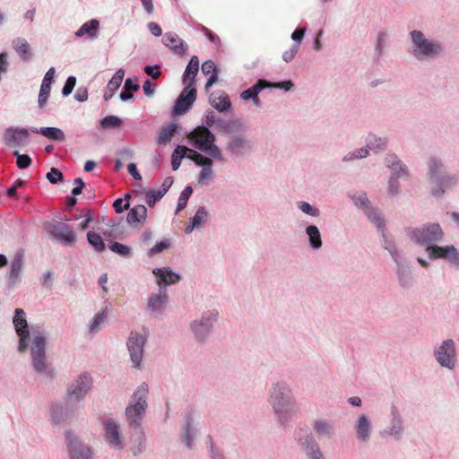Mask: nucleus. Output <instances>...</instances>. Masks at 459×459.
I'll use <instances>...</instances> for the list:
<instances>
[{"label": "nucleus", "mask_w": 459, "mask_h": 459, "mask_svg": "<svg viewBox=\"0 0 459 459\" xmlns=\"http://www.w3.org/2000/svg\"><path fill=\"white\" fill-rule=\"evenodd\" d=\"M31 358L34 368L39 373L48 374V364L46 359V339L42 332L32 329Z\"/></svg>", "instance_id": "f257e3e1"}, {"label": "nucleus", "mask_w": 459, "mask_h": 459, "mask_svg": "<svg viewBox=\"0 0 459 459\" xmlns=\"http://www.w3.org/2000/svg\"><path fill=\"white\" fill-rule=\"evenodd\" d=\"M271 403L279 419H286L293 410L290 392L285 385H275L271 392Z\"/></svg>", "instance_id": "f03ea898"}, {"label": "nucleus", "mask_w": 459, "mask_h": 459, "mask_svg": "<svg viewBox=\"0 0 459 459\" xmlns=\"http://www.w3.org/2000/svg\"><path fill=\"white\" fill-rule=\"evenodd\" d=\"M148 394V385L142 384L133 395L132 403L126 408V416L130 426L138 427L140 420L146 408V395Z\"/></svg>", "instance_id": "7ed1b4c3"}, {"label": "nucleus", "mask_w": 459, "mask_h": 459, "mask_svg": "<svg viewBox=\"0 0 459 459\" xmlns=\"http://www.w3.org/2000/svg\"><path fill=\"white\" fill-rule=\"evenodd\" d=\"M411 35L414 48L413 53L417 58L434 57L440 53V46L425 39L420 31L413 30Z\"/></svg>", "instance_id": "20e7f679"}, {"label": "nucleus", "mask_w": 459, "mask_h": 459, "mask_svg": "<svg viewBox=\"0 0 459 459\" xmlns=\"http://www.w3.org/2000/svg\"><path fill=\"white\" fill-rule=\"evenodd\" d=\"M408 234L415 242L426 245L437 242L443 238V230L437 223H430L420 229L410 230Z\"/></svg>", "instance_id": "39448f33"}, {"label": "nucleus", "mask_w": 459, "mask_h": 459, "mask_svg": "<svg viewBox=\"0 0 459 459\" xmlns=\"http://www.w3.org/2000/svg\"><path fill=\"white\" fill-rule=\"evenodd\" d=\"M443 165L436 159H431L429 163V175L430 179L435 184V187L432 189L434 195H441L446 188H448L455 184V179L453 177L446 176L439 178V174L442 172Z\"/></svg>", "instance_id": "423d86ee"}, {"label": "nucleus", "mask_w": 459, "mask_h": 459, "mask_svg": "<svg viewBox=\"0 0 459 459\" xmlns=\"http://www.w3.org/2000/svg\"><path fill=\"white\" fill-rule=\"evenodd\" d=\"M15 331L19 336V351L25 352L28 348L30 337L29 326L25 318V312L22 308H16L13 317Z\"/></svg>", "instance_id": "0eeeda50"}, {"label": "nucleus", "mask_w": 459, "mask_h": 459, "mask_svg": "<svg viewBox=\"0 0 459 459\" xmlns=\"http://www.w3.org/2000/svg\"><path fill=\"white\" fill-rule=\"evenodd\" d=\"M437 362L450 369L454 368L455 364V349L453 340L445 341L436 352Z\"/></svg>", "instance_id": "6e6552de"}, {"label": "nucleus", "mask_w": 459, "mask_h": 459, "mask_svg": "<svg viewBox=\"0 0 459 459\" xmlns=\"http://www.w3.org/2000/svg\"><path fill=\"white\" fill-rule=\"evenodd\" d=\"M145 340V336L136 332H132L130 334L127 342V347L134 367L140 366Z\"/></svg>", "instance_id": "1a4fd4ad"}, {"label": "nucleus", "mask_w": 459, "mask_h": 459, "mask_svg": "<svg viewBox=\"0 0 459 459\" xmlns=\"http://www.w3.org/2000/svg\"><path fill=\"white\" fill-rule=\"evenodd\" d=\"M187 137L200 151L206 150L209 143L215 142L214 134L205 126H197Z\"/></svg>", "instance_id": "9d476101"}, {"label": "nucleus", "mask_w": 459, "mask_h": 459, "mask_svg": "<svg viewBox=\"0 0 459 459\" xmlns=\"http://www.w3.org/2000/svg\"><path fill=\"white\" fill-rule=\"evenodd\" d=\"M195 99V87L193 86L191 82H189L188 85L186 86V88L183 90V91L178 98L176 104L174 106V112L176 114L186 113L191 108Z\"/></svg>", "instance_id": "9b49d317"}, {"label": "nucleus", "mask_w": 459, "mask_h": 459, "mask_svg": "<svg viewBox=\"0 0 459 459\" xmlns=\"http://www.w3.org/2000/svg\"><path fill=\"white\" fill-rule=\"evenodd\" d=\"M67 448L71 459H92L91 449L79 442L70 432L66 433Z\"/></svg>", "instance_id": "f8f14e48"}, {"label": "nucleus", "mask_w": 459, "mask_h": 459, "mask_svg": "<svg viewBox=\"0 0 459 459\" xmlns=\"http://www.w3.org/2000/svg\"><path fill=\"white\" fill-rule=\"evenodd\" d=\"M29 131L25 128L9 127L4 133V142L9 147L24 146L29 141Z\"/></svg>", "instance_id": "ddd939ff"}, {"label": "nucleus", "mask_w": 459, "mask_h": 459, "mask_svg": "<svg viewBox=\"0 0 459 459\" xmlns=\"http://www.w3.org/2000/svg\"><path fill=\"white\" fill-rule=\"evenodd\" d=\"M91 385V378L89 375L83 374L79 377L75 384L68 388V398L70 401H79L89 391Z\"/></svg>", "instance_id": "4468645a"}, {"label": "nucleus", "mask_w": 459, "mask_h": 459, "mask_svg": "<svg viewBox=\"0 0 459 459\" xmlns=\"http://www.w3.org/2000/svg\"><path fill=\"white\" fill-rule=\"evenodd\" d=\"M395 155H389L386 157V165L393 169V175L390 178L388 192L390 195H394L398 192V183L396 178L402 177V175L406 174V169L400 163V161L396 160Z\"/></svg>", "instance_id": "2eb2a0df"}, {"label": "nucleus", "mask_w": 459, "mask_h": 459, "mask_svg": "<svg viewBox=\"0 0 459 459\" xmlns=\"http://www.w3.org/2000/svg\"><path fill=\"white\" fill-rule=\"evenodd\" d=\"M105 437L109 446L115 449L123 448L118 426L112 420H107L104 423Z\"/></svg>", "instance_id": "dca6fc26"}, {"label": "nucleus", "mask_w": 459, "mask_h": 459, "mask_svg": "<svg viewBox=\"0 0 459 459\" xmlns=\"http://www.w3.org/2000/svg\"><path fill=\"white\" fill-rule=\"evenodd\" d=\"M52 234L65 244L73 245L75 242L76 235L73 229L65 223H58L54 226Z\"/></svg>", "instance_id": "f3484780"}, {"label": "nucleus", "mask_w": 459, "mask_h": 459, "mask_svg": "<svg viewBox=\"0 0 459 459\" xmlns=\"http://www.w3.org/2000/svg\"><path fill=\"white\" fill-rule=\"evenodd\" d=\"M163 43L169 48L175 54L185 55L186 47L184 41L174 32L166 33L163 37Z\"/></svg>", "instance_id": "a211bd4d"}, {"label": "nucleus", "mask_w": 459, "mask_h": 459, "mask_svg": "<svg viewBox=\"0 0 459 459\" xmlns=\"http://www.w3.org/2000/svg\"><path fill=\"white\" fill-rule=\"evenodd\" d=\"M269 83L264 80H259L257 83H255L254 86L248 88L247 90L244 91L241 93V98L244 100H253L254 103L255 105H259V99H258V93L264 89L265 87H268Z\"/></svg>", "instance_id": "6ab92c4d"}, {"label": "nucleus", "mask_w": 459, "mask_h": 459, "mask_svg": "<svg viewBox=\"0 0 459 459\" xmlns=\"http://www.w3.org/2000/svg\"><path fill=\"white\" fill-rule=\"evenodd\" d=\"M199 70V59L196 56H193L185 70L183 82L186 85L189 82L195 86V77Z\"/></svg>", "instance_id": "aec40b11"}, {"label": "nucleus", "mask_w": 459, "mask_h": 459, "mask_svg": "<svg viewBox=\"0 0 459 459\" xmlns=\"http://www.w3.org/2000/svg\"><path fill=\"white\" fill-rule=\"evenodd\" d=\"M125 76V71L119 69L116 72L114 76L108 82L107 85V91L104 94L105 100H108L112 98L114 92L120 87Z\"/></svg>", "instance_id": "412c9836"}, {"label": "nucleus", "mask_w": 459, "mask_h": 459, "mask_svg": "<svg viewBox=\"0 0 459 459\" xmlns=\"http://www.w3.org/2000/svg\"><path fill=\"white\" fill-rule=\"evenodd\" d=\"M202 72L205 75H210L205 84V90L208 91L218 81V72L213 61L207 60L202 65Z\"/></svg>", "instance_id": "4be33fe9"}, {"label": "nucleus", "mask_w": 459, "mask_h": 459, "mask_svg": "<svg viewBox=\"0 0 459 459\" xmlns=\"http://www.w3.org/2000/svg\"><path fill=\"white\" fill-rule=\"evenodd\" d=\"M23 265V255L21 252L16 253L11 264V270L9 273V281L12 284H15L22 272Z\"/></svg>", "instance_id": "5701e85b"}, {"label": "nucleus", "mask_w": 459, "mask_h": 459, "mask_svg": "<svg viewBox=\"0 0 459 459\" xmlns=\"http://www.w3.org/2000/svg\"><path fill=\"white\" fill-rule=\"evenodd\" d=\"M313 429L319 438H329L333 433V426L324 420H316Z\"/></svg>", "instance_id": "b1692460"}, {"label": "nucleus", "mask_w": 459, "mask_h": 459, "mask_svg": "<svg viewBox=\"0 0 459 459\" xmlns=\"http://www.w3.org/2000/svg\"><path fill=\"white\" fill-rule=\"evenodd\" d=\"M211 105L219 111L227 110L230 107V101L225 93H212L209 97Z\"/></svg>", "instance_id": "393cba45"}, {"label": "nucleus", "mask_w": 459, "mask_h": 459, "mask_svg": "<svg viewBox=\"0 0 459 459\" xmlns=\"http://www.w3.org/2000/svg\"><path fill=\"white\" fill-rule=\"evenodd\" d=\"M215 320V317L202 319L199 322H195L192 325V328L196 335V337L202 340L210 331L212 325V321Z\"/></svg>", "instance_id": "a878e982"}, {"label": "nucleus", "mask_w": 459, "mask_h": 459, "mask_svg": "<svg viewBox=\"0 0 459 459\" xmlns=\"http://www.w3.org/2000/svg\"><path fill=\"white\" fill-rule=\"evenodd\" d=\"M153 273L160 278L157 281L158 284H160L161 281L166 284H173L180 280V276L178 273H175L167 268L155 269L153 270Z\"/></svg>", "instance_id": "bb28decb"}, {"label": "nucleus", "mask_w": 459, "mask_h": 459, "mask_svg": "<svg viewBox=\"0 0 459 459\" xmlns=\"http://www.w3.org/2000/svg\"><path fill=\"white\" fill-rule=\"evenodd\" d=\"M147 209L144 205L139 204L130 210L127 214V221L130 224L143 222L146 219Z\"/></svg>", "instance_id": "cd10ccee"}, {"label": "nucleus", "mask_w": 459, "mask_h": 459, "mask_svg": "<svg viewBox=\"0 0 459 459\" xmlns=\"http://www.w3.org/2000/svg\"><path fill=\"white\" fill-rule=\"evenodd\" d=\"M100 27L99 21L93 19L85 22L75 33L77 37L88 36L90 38H95L98 34Z\"/></svg>", "instance_id": "c85d7f7f"}, {"label": "nucleus", "mask_w": 459, "mask_h": 459, "mask_svg": "<svg viewBox=\"0 0 459 459\" xmlns=\"http://www.w3.org/2000/svg\"><path fill=\"white\" fill-rule=\"evenodd\" d=\"M250 147L247 140L239 136L232 137L228 145V150L233 154H242L246 150Z\"/></svg>", "instance_id": "c756f323"}, {"label": "nucleus", "mask_w": 459, "mask_h": 459, "mask_svg": "<svg viewBox=\"0 0 459 459\" xmlns=\"http://www.w3.org/2000/svg\"><path fill=\"white\" fill-rule=\"evenodd\" d=\"M13 47L23 61H29L31 57L30 48L26 39L18 38L13 42Z\"/></svg>", "instance_id": "7c9ffc66"}, {"label": "nucleus", "mask_w": 459, "mask_h": 459, "mask_svg": "<svg viewBox=\"0 0 459 459\" xmlns=\"http://www.w3.org/2000/svg\"><path fill=\"white\" fill-rule=\"evenodd\" d=\"M33 133L40 134L46 136L48 139L56 140V141H63L65 140L64 132L56 127H41L40 129H31Z\"/></svg>", "instance_id": "2f4dec72"}, {"label": "nucleus", "mask_w": 459, "mask_h": 459, "mask_svg": "<svg viewBox=\"0 0 459 459\" xmlns=\"http://www.w3.org/2000/svg\"><path fill=\"white\" fill-rule=\"evenodd\" d=\"M357 433L358 437L362 440L366 441L369 437L370 433V423L368 418L364 415L360 416L358 420V426H357Z\"/></svg>", "instance_id": "473e14b6"}, {"label": "nucleus", "mask_w": 459, "mask_h": 459, "mask_svg": "<svg viewBox=\"0 0 459 459\" xmlns=\"http://www.w3.org/2000/svg\"><path fill=\"white\" fill-rule=\"evenodd\" d=\"M306 232L309 238L310 245L313 248H319L322 246L321 235L316 226L310 225L307 228Z\"/></svg>", "instance_id": "72a5a7b5"}, {"label": "nucleus", "mask_w": 459, "mask_h": 459, "mask_svg": "<svg viewBox=\"0 0 459 459\" xmlns=\"http://www.w3.org/2000/svg\"><path fill=\"white\" fill-rule=\"evenodd\" d=\"M178 126L176 124H170L166 127H163L158 136V143L163 144L170 142L172 136L177 132Z\"/></svg>", "instance_id": "f704fd0d"}, {"label": "nucleus", "mask_w": 459, "mask_h": 459, "mask_svg": "<svg viewBox=\"0 0 459 459\" xmlns=\"http://www.w3.org/2000/svg\"><path fill=\"white\" fill-rule=\"evenodd\" d=\"M87 239L96 251L101 252L105 249L103 239L99 234L93 231H89L87 233Z\"/></svg>", "instance_id": "c9c22d12"}, {"label": "nucleus", "mask_w": 459, "mask_h": 459, "mask_svg": "<svg viewBox=\"0 0 459 459\" xmlns=\"http://www.w3.org/2000/svg\"><path fill=\"white\" fill-rule=\"evenodd\" d=\"M427 250L429 251V257L432 259L444 258L447 256L449 251V246L437 247V246H428Z\"/></svg>", "instance_id": "e433bc0d"}, {"label": "nucleus", "mask_w": 459, "mask_h": 459, "mask_svg": "<svg viewBox=\"0 0 459 459\" xmlns=\"http://www.w3.org/2000/svg\"><path fill=\"white\" fill-rule=\"evenodd\" d=\"M166 192L167 189L165 187L159 190H149L146 194V203L149 206L153 207L156 202L161 199Z\"/></svg>", "instance_id": "4c0bfd02"}, {"label": "nucleus", "mask_w": 459, "mask_h": 459, "mask_svg": "<svg viewBox=\"0 0 459 459\" xmlns=\"http://www.w3.org/2000/svg\"><path fill=\"white\" fill-rule=\"evenodd\" d=\"M207 218V212L204 207H200L195 212L194 218L192 219V226L191 228L188 226L186 229V232L191 231L193 229L200 226L204 221H205Z\"/></svg>", "instance_id": "58836bf2"}, {"label": "nucleus", "mask_w": 459, "mask_h": 459, "mask_svg": "<svg viewBox=\"0 0 459 459\" xmlns=\"http://www.w3.org/2000/svg\"><path fill=\"white\" fill-rule=\"evenodd\" d=\"M216 128L225 134H230L237 128V122L219 119L216 122Z\"/></svg>", "instance_id": "ea45409f"}, {"label": "nucleus", "mask_w": 459, "mask_h": 459, "mask_svg": "<svg viewBox=\"0 0 459 459\" xmlns=\"http://www.w3.org/2000/svg\"><path fill=\"white\" fill-rule=\"evenodd\" d=\"M193 193V189L191 186H186L184 188V190L181 192L180 196L178 201L177 205V212H180L181 210L185 209L186 206L187 201L189 197L191 196Z\"/></svg>", "instance_id": "a19ab883"}, {"label": "nucleus", "mask_w": 459, "mask_h": 459, "mask_svg": "<svg viewBox=\"0 0 459 459\" xmlns=\"http://www.w3.org/2000/svg\"><path fill=\"white\" fill-rule=\"evenodd\" d=\"M166 301V296L152 295L149 299L148 307L151 310L155 311L160 309Z\"/></svg>", "instance_id": "79ce46f5"}, {"label": "nucleus", "mask_w": 459, "mask_h": 459, "mask_svg": "<svg viewBox=\"0 0 459 459\" xmlns=\"http://www.w3.org/2000/svg\"><path fill=\"white\" fill-rule=\"evenodd\" d=\"M303 446H306V449H307V455L310 456V459H322V454L316 443L312 442V445L310 446L308 441L306 440V442L303 443Z\"/></svg>", "instance_id": "37998d69"}, {"label": "nucleus", "mask_w": 459, "mask_h": 459, "mask_svg": "<svg viewBox=\"0 0 459 459\" xmlns=\"http://www.w3.org/2000/svg\"><path fill=\"white\" fill-rule=\"evenodd\" d=\"M122 121L116 116H108L101 121V126L103 128H114L121 125Z\"/></svg>", "instance_id": "c03bdc74"}, {"label": "nucleus", "mask_w": 459, "mask_h": 459, "mask_svg": "<svg viewBox=\"0 0 459 459\" xmlns=\"http://www.w3.org/2000/svg\"><path fill=\"white\" fill-rule=\"evenodd\" d=\"M67 418V413L60 406H55L52 409V419L56 424H60Z\"/></svg>", "instance_id": "a18cd8bd"}, {"label": "nucleus", "mask_w": 459, "mask_h": 459, "mask_svg": "<svg viewBox=\"0 0 459 459\" xmlns=\"http://www.w3.org/2000/svg\"><path fill=\"white\" fill-rule=\"evenodd\" d=\"M51 85H48L47 83H41L40 91L39 94V105L43 107L50 94Z\"/></svg>", "instance_id": "49530a36"}, {"label": "nucleus", "mask_w": 459, "mask_h": 459, "mask_svg": "<svg viewBox=\"0 0 459 459\" xmlns=\"http://www.w3.org/2000/svg\"><path fill=\"white\" fill-rule=\"evenodd\" d=\"M105 318H106V312L105 311L98 313L94 316V318H93V320H92V322H91V324L90 325V332L91 333L98 332L99 329H100V325L104 322Z\"/></svg>", "instance_id": "de8ad7c7"}, {"label": "nucleus", "mask_w": 459, "mask_h": 459, "mask_svg": "<svg viewBox=\"0 0 459 459\" xmlns=\"http://www.w3.org/2000/svg\"><path fill=\"white\" fill-rule=\"evenodd\" d=\"M13 155L17 157L16 163L19 169H27L30 165L31 159L27 154H20L18 151H14Z\"/></svg>", "instance_id": "09e8293b"}, {"label": "nucleus", "mask_w": 459, "mask_h": 459, "mask_svg": "<svg viewBox=\"0 0 459 459\" xmlns=\"http://www.w3.org/2000/svg\"><path fill=\"white\" fill-rule=\"evenodd\" d=\"M109 249L122 256H127L130 255L131 249L118 242H114L111 245H109Z\"/></svg>", "instance_id": "8fccbe9b"}, {"label": "nucleus", "mask_w": 459, "mask_h": 459, "mask_svg": "<svg viewBox=\"0 0 459 459\" xmlns=\"http://www.w3.org/2000/svg\"><path fill=\"white\" fill-rule=\"evenodd\" d=\"M203 152H204L209 156H211V157H212V158H214L216 160H223V157H222L221 152L219 149V147L214 144V143H209L207 145V149L204 150Z\"/></svg>", "instance_id": "3c124183"}, {"label": "nucleus", "mask_w": 459, "mask_h": 459, "mask_svg": "<svg viewBox=\"0 0 459 459\" xmlns=\"http://www.w3.org/2000/svg\"><path fill=\"white\" fill-rule=\"evenodd\" d=\"M47 178L50 183L56 184L63 181V174L59 169L51 168L50 171L47 174Z\"/></svg>", "instance_id": "603ef678"}, {"label": "nucleus", "mask_w": 459, "mask_h": 459, "mask_svg": "<svg viewBox=\"0 0 459 459\" xmlns=\"http://www.w3.org/2000/svg\"><path fill=\"white\" fill-rule=\"evenodd\" d=\"M299 207L303 212H305L308 215H311L314 217L319 215V210L316 207L311 206L307 202H300Z\"/></svg>", "instance_id": "864d4df0"}, {"label": "nucleus", "mask_w": 459, "mask_h": 459, "mask_svg": "<svg viewBox=\"0 0 459 459\" xmlns=\"http://www.w3.org/2000/svg\"><path fill=\"white\" fill-rule=\"evenodd\" d=\"M169 246H170V244H169V240L160 241V243H157L154 247H152L149 250V255L153 256L154 255L159 254V253L162 252L163 250L169 248Z\"/></svg>", "instance_id": "5fc2aeb1"}, {"label": "nucleus", "mask_w": 459, "mask_h": 459, "mask_svg": "<svg viewBox=\"0 0 459 459\" xmlns=\"http://www.w3.org/2000/svg\"><path fill=\"white\" fill-rule=\"evenodd\" d=\"M75 83H76L75 77H74V76L68 77L64 87H63V90H62L63 95L64 96L69 95L73 91V90L75 86Z\"/></svg>", "instance_id": "6e6d98bb"}, {"label": "nucleus", "mask_w": 459, "mask_h": 459, "mask_svg": "<svg viewBox=\"0 0 459 459\" xmlns=\"http://www.w3.org/2000/svg\"><path fill=\"white\" fill-rule=\"evenodd\" d=\"M299 44H294L289 50H286L282 54V58L285 62L289 63L295 57L296 54L299 51Z\"/></svg>", "instance_id": "4d7b16f0"}, {"label": "nucleus", "mask_w": 459, "mask_h": 459, "mask_svg": "<svg viewBox=\"0 0 459 459\" xmlns=\"http://www.w3.org/2000/svg\"><path fill=\"white\" fill-rule=\"evenodd\" d=\"M212 177V165H206L203 168L199 174V183H204L205 180L210 179Z\"/></svg>", "instance_id": "13d9d810"}, {"label": "nucleus", "mask_w": 459, "mask_h": 459, "mask_svg": "<svg viewBox=\"0 0 459 459\" xmlns=\"http://www.w3.org/2000/svg\"><path fill=\"white\" fill-rule=\"evenodd\" d=\"M385 145V141L379 138L376 139L375 136H372L368 141V147L371 150L374 149H382Z\"/></svg>", "instance_id": "bf43d9fd"}, {"label": "nucleus", "mask_w": 459, "mask_h": 459, "mask_svg": "<svg viewBox=\"0 0 459 459\" xmlns=\"http://www.w3.org/2000/svg\"><path fill=\"white\" fill-rule=\"evenodd\" d=\"M446 259L455 264H459V253L454 246H449V251Z\"/></svg>", "instance_id": "052dcab7"}, {"label": "nucleus", "mask_w": 459, "mask_h": 459, "mask_svg": "<svg viewBox=\"0 0 459 459\" xmlns=\"http://www.w3.org/2000/svg\"><path fill=\"white\" fill-rule=\"evenodd\" d=\"M184 154L182 152H176V150L173 152L172 159H171V166L173 170H177L180 164L181 160L184 158Z\"/></svg>", "instance_id": "680f3d73"}, {"label": "nucleus", "mask_w": 459, "mask_h": 459, "mask_svg": "<svg viewBox=\"0 0 459 459\" xmlns=\"http://www.w3.org/2000/svg\"><path fill=\"white\" fill-rule=\"evenodd\" d=\"M159 69H160V66H158V65H156V66L147 65L144 67V72L152 78L158 79L160 75V72Z\"/></svg>", "instance_id": "e2e57ef3"}, {"label": "nucleus", "mask_w": 459, "mask_h": 459, "mask_svg": "<svg viewBox=\"0 0 459 459\" xmlns=\"http://www.w3.org/2000/svg\"><path fill=\"white\" fill-rule=\"evenodd\" d=\"M124 88L127 91H137L140 89L139 84L136 82V79L133 80L131 78H128L126 80Z\"/></svg>", "instance_id": "0e129e2a"}, {"label": "nucleus", "mask_w": 459, "mask_h": 459, "mask_svg": "<svg viewBox=\"0 0 459 459\" xmlns=\"http://www.w3.org/2000/svg\"><path fill=\"white\" fill-rule=\"evenodd\" d=\"M305 32H306V29L305 28H298L296 29L292 34H291V39L297 42V44L299 45L300 41L302 40L304 35H305Z\"/></svg>", "instance_id": "69168bd1"}, {"label": "nucleus", "mask_w": 459, "mask_h": 459, "mask_svg": "<svg viewBox=\"0 0 459 459\" xmlns=\"http://www.w3.org/2000/svg\"><path fill=\"white\" fill-rule=\"evenodd\" d=\"M176 152H182L185 157H187L190 159V157H193L195 155L196 151L189 149L186 146L178 145L176 148Z\"/></svg>", "instance_id": "338daca9"}, {"label": "nucleus", "mask_w": 459, "mask_h": 459, "mask_svg": "<svg viewBox=\"0 0 459 459\" xmlns=\"http://www.w3.org/2000/svg\"><path fill=\"white\" fill-rule=\"evenodd\" d=\"M368 217L377 228H381L384 225L383 220L377 212L370 211L368 213Z\"/></svg>", "instance_id": "774afa93"}]
</instances>
